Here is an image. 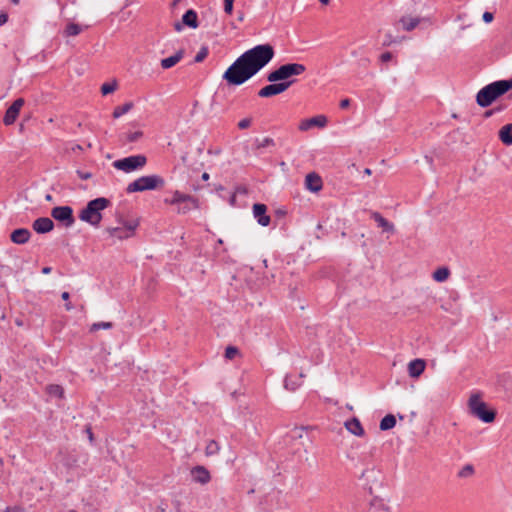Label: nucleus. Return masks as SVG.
<instances>
[{
  "label": "nucleus",
  "instance_id": "nucleus-1",
  "mask_svg": "<svg viewBox=\"0 0 512 512\" xmlns=\"http://www.w3.org/2000/svg\"><path fill=\"white\" fill-rule=\"evenodd\" d=\"M305 67L279 66L278 69L267 75V80L270 84L260 89L258 95L267 98L285 92L295 82L291 77L302 74L305 71Z\"/></svg>",
  "mask_w": 512,
  "mask_h": 512
},
{
  "label": "nucleus",
  "instance_id": "nucleus-2",
  "mask_svg": "<svg viewBox=\"0 0 512 512\" xmlns=\"http://www.w3.org/2000/svg\"><path fill=\"white\" fill-rule=\"evenodd\" d=\"M510 89H512V78L494 81L479 90L476 95V102L480 107L486 108Z\"/></svg>",
  "mask_w": 512,
  "mask_h": 512
},
{
  "label": "nucleus",
  "instance_id": "nucleus-3",
  "mask_svg": "<svg viewBox=\"0 0 512 512\" xmlns=\"http://www.w3.org/2000/svg\"><path fill=\"white\" fill-rule=\"evenodd\" d=\"M467 408L471 416L484 423H492L496 418V411L490 409L488 404L482 400L480 392L471 393L467 402Z\"/></svg>",
  "mask_w": 512,
  "mask_h": 512
},
{
  "label": "nucleus",
  "instance_id": "nucleus-4",
  "mask_svg": "<svg viewBox=\"0 0 512 512\" xmlns=\"http://www.w3.org/2000/svg\"><path fill=\"white\" fill-rule=\"evenodd\" d=\"M273 56V47L270 44H262L243 53L233 64H268Z\"/></svg>",
  "mask_w": 512,
  "mask_h": 512
},
{
  "label": "nucleus",
  "instance_id": "nucleus-5",
  "mask_svg": "<svg viewBox=\"0 0 512 512\" xmlns=\"http://www.w3.org/2000/svg\"><path fill=\"white\" fill-rule=\"evenodd\" d=\"M110 204L107 198L99 197L87 203L86 207L81 210L79 218L81 221L89 223L92 226H99L102 220L101 212Z\"/></svg>",
  "mask_w": 512,
  "mask_h": 512
},
{
  "label": "nucleus",
  "instance_id": "nucleus-6",
  "mask_svg": "<svg viewBox=\"0 0 512 512\" xmlns=\"http://www.w3.org/2000/svg\"><path fill=\"white\" fill-rule=\"evenodd\" d=\"M264 66H229L223 78L231 85H241Z\"/></svg>",
  "mask_w": 512,
  "mask_h": 512
},
{
  "label": "nucleus",
  "instance_id": "nucleus-7",
  "mask_svg": "<svg viewBox=\"0 0 512 512\" xmlns=\"http://www.w3.org/2000/svg\"><path fill=\"white\" fill-rule=\"evenodd\" d=\"M165 185L164 179L159 175L141 176L129 183L126 191L127 193L143 192L147 190H154L162 188Z\"/></svg>",
  "mask_w": 512,
  "mask_h": 512
},
{
  "label": "nucleus",
  "instance_id": "nucleus-8",
  "mask_svg": "<svg viewBox=\"0 0 512 512\" xmlns=\"http://www.w3.org/2000/svg\"><path fill=\"white\" fill-rule=\"evenodd\" d=\"M165 202L176 206V211L179 214H185L193 209L198 208V202L194 197L183 194L179 191H175L172 198L165 199Z\"/></svg>",
  "mask_w": 512,
  "mask_h": 512
},
{
  "label": "nucleus",
  "instance_id": "nucleus-9",
  "mask_svg": "<svg viewBox=\"0 0 512 512\" xmlns=\"http://www.w3.org/2000/svg\"><path fill=\"white\" fill-rule=\"evenodd\" d=\"M147 163V158L145 155L138 154L128 156L122 159H118L113 162V167L123 171L125 173H130L139 169H142Z\"/></svg>",
  "mask_w": 512,
  "mask_h": 512
},
{
  "label": "nucleus",
  "instance_id": "nucleus-10",
  "mask_svg": "<svg viewBox=\"0 0 512 512\" xmlns=\"http://www.w3.org/2000/svg\"><path fill=\"white\" fill-rule=\"evenodd\" d=\"M119 223L121 224V226L119 227H108L106 229V232L109 234V236L115 237L119 240H124L132 237L135 234V230L139 225L138 220H120Z\"/></svg>",
  "mask_w": 512,
  "mask_h": 512
},
{
  "label": "nucleus",
  "instance_id": "nucleus-11",
  "mask_svg": "<svg viewBox=\"0 0 512 512\" xmlns=\"http://www.w3.org/2000/svg\"><path fill=\"white\" fill-rule=\"evenodd\" d=\"M51 216L65 227H71L75 223L73 209L70 206H56L51 210Z\"/></svg>",
  "mask_w": 512,
  "mask_h": 512
},
{
  "label": "nucleus",
  "instance_id": "nucleus-12",
  "mask_svg": "<svg viewBox=\"0 0 512 512\" xmlns=\"http://www.w3.org/2000/svg\"><path fill=\"white\" fill-rule=\"evenodd\" d=\"M24 103L25 101L23 98H18L11 104V106L6 110L3 118L5 125H12L16 121Z\"/></svg>",
  "mask_w": 512,
  "mask_h": 512
},
{
  "label": "nucleus",
  "instance_id": "nucleus-13",
  "mask_svg": "<svg viewBox=\"0 0 512 512\" xmlns=\"http://www.w3.org/2000/svg\"><path fill=\"white\" fill-rule=\"evenodd\" d=\"M327 125V117L324 115H317L312 118L304 119L299 124L300 131H307L313 127L324 128Z\"/></svg>",
  "mask_w": 512,
  "mask_h": 512
},
{
  "label": "nucleus",
  "instance_id": "nucleus-14",
  "mask_svg": "<svg viewBox=\"0 0 512 512\" xmlns=\"http://www.w3.org/2000/svg\"><path fill=\"white\" fill-rule=\"evenodd\" d=\"M191 476L194 482L205 485L210 482L211 475L206 467L198 465L191 469Z\"/></svg>",
  "mask_w": 512,
  "mask_h": 512
},
{
  "label": "nucleus",
  "instance_id": "nucleus-15",
  "mask_svg": "<svg viewBox=\"0 0 512 512\" xmlns=\"http://www.w3.org/2000/svg\"><path fill=\"white\" fill-rule=\"evenodd\" d=\"M267 207L265 204L256 203L253 205V215L261 226H268L270 224V216L266 214Z\"/></svg>",
  "mask_w": 512,
  "mask_h": 512
},
{
  "label": "nucleus",
  "instance_id": "nucleus-16",
  "mask_svg": "<svg viewBox=\"0 0 512 512\" xmlns=\"http://www.w3.org/2000/svg\"><path fill=\"white\" fill-rule=\"evenodd\" d=\"M32 228L39 234H45L53 230L54 223L48 217H40L34 220Z\"/></svg>",
  "mask_w": 512,
  "mask_h": 512
},
{
  "label": "nucleus",
  "instance_id": "nucleus-17",
  "mask_svg": "<svg viewBox=\"0 0 512 512\" xmlns=\"http://www.w3.org/2000/svg\"><path fill=\"white\" fill-rule=\"evenodd\" d=\"M305 186L311 192H318L322 189L323 183L321 177L312 172L306 175Z\"/></svg>",
  "mask_w": 512,
  "mask_h": 512
},
{
  "label": "nucleus",
  "instance_id": "nucleus-18",
  "mask_svg": "<svg viewBox=\"0 0 512 512\" xmlns=\"http://www.w3.org/2000/svg\"><path fill=\"white\" fill-rule=\"evenodd\" d=\"M31 237V232L26 228H18L15 229L11 235L10 239L15 244H25L29 241Z\"/></svg>",
  "mask_w": 512,
  "mask_h": 512
},
{
  "label": "nucleus",
  "instance_id": "nucleus-19",
  "mask_svg": "<svg viewBox=\"0 0 512 512\" xmlns=\"http://www.w3.org/2000/svg\"><path fill=\"white\" fill-rule=\"evenodd\" d=\"M425 366L426 363L423 359H414L410 361V363L408 364L409 376L412 378L419 377L423 373Z\"/></svg>",
  "mask_w": 512,
  "mask_h": 512
},
{
  "label": "nucleus",
  "instance_id": "nucleus-20",
  "mask_svg": "<svg viewBox=\"0 0 512 512\" xmlns=\"http://www.w3.org/2000/svg\"><path fill=\"white\" fill-rule=\"evenodd\" d=\"M345 427L350 433H352L356 436H363L365 433L359 419L356 417L352 418L351 420L346 421Z\"/></svg>",
  "mask_w": 512,
  "mask_h": 512
},
{
  "label": "nucleus",
  "instance_id": "nucleus-21",
  "mask_svg": "<svg viewBox=\"0 0 512 512\" xmlns=\"http://www.w3.org/2000/svg\"><path fill=\"white\" fill-rule=\"evenodd\" d=\"M371 217L375 220L379 227H381L384 231L394 232V225L386 220L379 212H373Z\"/></svg>",
  "mask_w": 512,
  "mask_h": 512
},
{
  "label": "nucleus",
  "instance_id": "nucleus-22",
  "mask_svg": "<svg viewBox=\"0 0 512 512\" xmlns=\"http://www.w3.org/2000/svg\"><path fill=\"white\" fill-rule=\"evenodd\" d=\"M87 28L88 26H82L76 23H68L63 31V35L65 37L77 36Z\"/></svg>",
  "mask_w": 512,
  "mask_h": 512
},
{
  "label": "nucleus",
  "instance_id": "nucleus-23",
  "mask_svg": "<svg viewBox=\"0 0 512 512\" xmlns=\"http://www.w3.org/2000/svg\"><path fill=\"white\" fill-rule=\"evenodd\" d=\"M421 19L418 17L404 16L400 19V23L404 30L412 31L420 23Z\"/></svg>",
  "mask_w": 512,
  "mask_h": 512
},
{
  "label": "nucleus",
  "instance_id": "nucleus-24",
  "mask_svg": "<svg viewBox=\"0 0 512 512\" xmlns=\"http://www.w3.org/2000/svg\"><path fill=\"white\" fill-rule=\"evenodd\" d=\"M499 138L505 145H512V123L504 125L499 130Z\"/></svg>",
  "mask_w": 512,
  "mask_h": 512
},
{
  "label": "nucleus",
  "instance_id": "nucleus-25",
  "mask_svg": "<svg viewBox=\"0 0 512 512\" xmlns=\"http://www.w3.org/2000/svg\"><path fill=\"white\" fill-rule=\"evenodd\" d=\"M197 13L190 9L188 10L182 17L183 24L191 27V28H197L198 27V21H197Z\"/></svg>",
  "mask_w": 512,
  "mask_h": 512
},
{
  "label": "nucleus",
  "instance_id": "nucleus-26",
  "mask_svg": "<svg viewBox=\"0 0 512 512\" xmlns=\"http://www.w3.org/2000/svg\"><path fill=\"white\" fill-rule=\"evenodd\" d=\"M134 104L133 102H126L123 105L116 106L113 110L112 116L113 118L117 119L123 116L124 114L128 113L132 108Z\"/></svg>",
  "mask_w": 512,
  "mask_h": 512
},
{
  "label": "nucleus",
  "instance_id": "nucleus-27",
  "mask_svg": "<svg viewBox=\"0 0 512 512\" xmlns=\"http://www.w3.org/2000/svg\"><path fill=\"white\" fill-rule=\"evenodd\" d=\"M294 377H295V375H286V377L284 379L285 389H287L291 392L295 391L302 384V381H299L298 379L296 380V378H294Z\"/></svg>",
  "mask_w": 512,
  "mask_h": 512
},
{
  "label": "nucleus",
  "instance_id": "nucleus-28",
  "mask_svg": "<svg viewBox=\"0 0 512 512\" xmlns=\"http://www.w3.org/2000/svg\"><path fill=\"white\" fill-rule=\"evenodd\" d=\"M396 425V418L392 414L386 415L382 420L380 421V429L382 431L390 430Z\"/></svg>",
  "mask_w": 512,
  "mask_h": 512
},
{
  "label": "nucleus",
  "instance_id": "nucleus-29",
  "mask_svg": "<svg viewBox=\"0 0 512 512\" xmlns=\"http://www.w3.org/2000/svg\"><path fill=\"white\" fill-rule=\"evenodd\" d=\"M450 270L447 267H440L433 272V279L437 282H444L448 279Z\"/></svg>",
  "mask_w": 512,
  "mask_h": 512
},
{
  "label": "nucleus",
  "instance_id": "nucleus-30",
  "mask_svg": "<svg viewBox=\"0 0 512 512\" xmlns=\"http://www.w3.org/2000/svg\"><path fill=\"white\" fill-rule=\"evenodd\" d=\"M46 391L50 396L63 398L64 397V389L62 386L57 384H51L46 387Z\"/></svg>",
  "mask_w": 512,
  "mask_h": 512
},
{
  "label": "nucleus",
  "instance_id": "nucleus-31",
  "mask_svg": "<svg viewBox=\"0 0 512 512\" xmlns=\"http://www.w3.org/2000/svg\"><path fill=\"white\" fill-rule=\"evenodd\" d=\"M183 54V50H179L174 55L162 59L160 64H177L179 61L182 60Z\"/></svg>",
  "mask_w": 512,
  "mask_h": 512
},
{
  "label": "nucleus",
  "instance_id": "nucleus-32",
  "mask_svg": "<svg viewBox=\"0 0 512 512\" xmlns=\"http://www.w3.org/2000/svg\"><path fill=\"white\" fill-rule=\"evenodd\" d=\"M220 450L219 444L215 440H210L205 448L206 456L216 455Z\"/></svg>",
  "mask_w": 512,
  "mask_h": 512
},
{
  "label": "nucleus",
  "instance_id": "nucleus-33",
  "mask_svg": "<svg viewBox=\"0 0 512 512\" xmlns=\"http://www.w3.org/2000/svg\"><path fill=\"white\" fill-rule=\"evenodd\" d=\"M112 327V322H96L90 326V332H96L100 329H111Z\"/></svg>",
  "mask_w": 512,
  "mask_h": 512
},
{
  "label": "nucleus",
  "instance_id": "nucleus-34",
  "mask_svg": "<svg viewBox=\"0 0 512 512\" xmlns=\"http://www.w3.org/2000/svg\"><path fill=\"white\" fill-rule=\"evenodd\" d=\"M116 89H117L116 81L106 82L101 86V92L103 95L110 94V93L114 92Z\"/></svg>",
  "mask_w": 512,
  "mask_h": 512
},
{
  "label": "nucleus",
  "instance_id": "nucleus-35",
  "mask_svg": "<svg viewBox=\"0 0 512 512\" xmlns=\"http://www.w3.org/2000/svg\"><path fill=\"white\" fill-rule=\"evenodd\" d=\"M474 474V467L471 464H467L458 472V477L468 478Z\"/></svg>",
  "mask_w": 512,
  "mask_h": 512
},
{
  "label": "nucleus",
  "instance_id": "nucleus-36",
  "mask_svg": "<svg viewBox=\"0 0 512 512\" xmlns=\"http://www.w3.org/2000/svg\"><path fill=\"white\" fill-rule=\"evenodd\" d=\"M208 55V48L207 47H202L198 53L195 55V58H194V61L196 63H200L202 61L205 60V58L207 57Z\"/></svg>",
  "mask_w": 512,
  "mask_h": 512
},
{
  "label": "nucleus",
  "instance_id": "nucleus-37",
  "mask_svg": "<svg viewBox=\"0 0 512 512\" xmlns=\"http://www.w3.org/2000/svg\"><path fill=\"white\" fill-rule=\"evenodd\" d=\"M239 354V350L237 347L228 346L225 350V358L232 360L236 355Z\"/></svg>",
  "mask_w": 512,
  "mask_h": 512
},
{
  "label": "nucleus",
  "instance_id": "nucleus-38",
  "mask_svg": "<svg viewBox=\"0 0 512 512\" xmlns=\"http://www.w3.org/2000/svg\"><path fill=\"white\" fill-rule=\"evenodd\" d=\"M272 145H274V140L269 137H265L261 141L257 140V144H256L257 148H265V147L272 146Z\"/></svg>",
  "mask_w": 512,
  "mask_h": 512
},
{
  "label": "nucleus",
  "instance_id": "nucleus-39",
  "mask_svg": "<svg viewBox=\"0 0 512 512\" xmlns=\"http://www.w3.org/2000/svg\"><path fill=\"white\" fill-rule=\"evenodd\" d=\"M142 136L141 131L131 132L127 134V141L128 142H135Z\"/></svg>",
  "mask_w": 512,
  "mask_h": 512
},
{
  "label": "nucleus",
  "instance_id": "nucleus-40",
  "mask_svg": "<svg viewBox=\"0 0 512 512\" xmlns=\"http://www.w3.org/2000/svg\"><path fill=\"white\" fill-rule=\"evenodd\" d=\"M233 3L234 0H224V11L228 15H231L233 12Z\"/></svg>",
  "mask_w": 512,
  "mask_h": 512
},
{
  "label": "nucleus",
  "instance_id": "nucleus-41",
  "mask_svg": "<svg viewBox=\"0 0 512 512\" xmlns=\"http://www.w3.org/2000/svg\"><path fill=\"white\" fill-rule=\"evenodd\" d=\"M251 125V119L250 118H244L238 122V128L239 129H247Z\"/></svg>",
  "mask_w": 512,
  "mask_h": 512
},
{
  "label": "nucleus",
  "instance_id": "nucleus-42",
  "mask_svg": "<svg viewBox=\"0 0 512 512\" xmlns=\"http://www.w3.org/2000/svg\"><path fill=\"white\" fill-rule=\"evenodd\" d=\"M379 58L382 62L386 63L393 60V55L391 52H384L380 55Z\"/></svg>",
  "mask_w": 512,
  "mask_h": 512
},
{
  "label": "nucleus",
  "instance_id": "nucleus-43",
  "mask_svg": "<svg viewBox=\"0 0 512 512\" xmlns=\"http://www.w3.org/2000/svg\"><path fill=\"white\" fill-rule=\"evenodd\" d=\"M77 174H78L79 178L82 180H87V179L91 178V176H92V174L90 172H83L80 170L77 171Z\"/></svg>",
  "mask_w": 512,
  "mask_h": 512
},
{
  "label": "nucleus",
  "instance_id": "nucleus-44",
  "mask_svg": "<svg viewBox=\"0 0 512 512\" xmlns=\"http://www.w3.org/2000/svg\"><path fill=\"white\" fill-rule=\"evenodd\" d=\"M482 18L486 23H490L492 22L494 16L491 12H484Z\"/></svg>",
  "mask_w": 512,
  "mask_h": 512
},
{
  "label": "nucleus",
  "instance_id": "nucleus-45",
  "mask_svg": "<svg viewBox=\"0 0 512 512\" xmlns=\"http://www.w3.org/2000/svg\"><path fill=\"white\" fill-rule=\"evenodd\" d=\"M8 20V15L7 13H0V26L4 25Z\"/></svg>",
  "mask_w": 512,
  "mask_h": 512
},
{
  "label": "nucleus",
  "instance_id": "nucleus-46",
  "mask_svg": "<svg viewBox=\"0 0 512 512\" xmlns=\"http://www.w3.org/2000/svg\"><path fill=\"white\" fill-rule=\"evenodd\" d=\"M4 512H24L23 509L19 507H8Z\"/></svg>",
  "mask_w": 512,
  "mask_h": 512
},
{
  "label": "nucleus",
  "instance_id": "nucleus-47",
  "mask_svg": "<svg viewBox=\"0 0 512 512\" xmlns=\"http://www.w3.org/2000/svg\"><path fill=\"white\" fill-rule=\"evenodd\" d=\"M349 105H350V100L349 99H343L340 102V108H342V109L347 108Z\"/></svg>",
  "mask_w": 512,
  "mask_h": 512
},
{
  "label": "nucleus",
  "instance_id": "nucleus-48",
  "mask_svg": "<svg viewBox=\"0 0 512 512\" xmlns=\"http://www.w3.org/2000/svg\"><path fill=\"white\" fill-rule=\"evenodd\" d=\"M51 271H52V268H51V267H44V268L42 269V273H43V274H49Z\"/></svg>",
  "mask_w": 512,
  "mask_h": 512
},
{
  "label": "nucleus",
  "instance_id": "nucleus-49",
  "mask_svg": "<svg viewBox=\"0 0 512 512\" xmlns=\"http://www.w3.org/2000/svg\"><path fill=\"white\" fill-rule=\"evenodd\" d=\"M62 299L67 301L70 297L69 293L68 292H63L62 295H61Z\"/></svg>",
  "mask_w": 512,
  "mask_h": 512
},
{
  "label": "nucleus",
  "instance_id": "nucleus-50",
  "mask_svg": "<svg viewBox=\"0 0 512 512\" xmlns=\"http://www.w3.org/2000/svg\"><path fill=\"white\" fill-rule=\"evenodd\" d=\"M87 433H88V437H89V440L92 442L93 441V433L91 431V428H87Z\"/></svg>",
  "mask_w": 512,
  "mask_h": 512
},
{
  "label": "nucleus",
  "instance_id": "nucleus-51",
  "mask_svg": "<svg viewBox=\"0 0 512 512\" xmlns=\"http://www.w3.org/2000/svg\"><path fill=\"white\" fill-rule=\"evenodd\" d=\"M209 177H210V176H209V174H208L207 172H204V173L202 174V177H201V178H202V180L207 181V180L209 179Z\"/></svg>",
  "mask_w": 512,
  "mask_h": 512
},
{
  "label": "nucleus",
  "instance_id": "nucleus-52",
  "mask_svg": "<svg viewBox=\"0 0 512 512\" xmlns=\"http://www.w3.org/2000/svg\"><path fill=\"white\" fill-rule=\"evenodd\" d=\"M304 377H305V375L301 372V373H299L298 375H295V377H294V378H296V380L298 379L299 381H301V380H302V378H304Z\"/></svg>",
  "mask_w": 512,
  "mask_h": 512
},
{
  "label": "nucleus",
  "instance_id": "nucleus-53",
  "mask_svg": "<svg viewBox=\"0 0 512 512\" xmlns=\"http://www.w3.org/2000/svg\"><path fill=\"white\" fill-rule=\"evenodd\" d=\"M65 308H66L67 311H70V310L73 309V306H72V304L70 302H68V303L65 304Z\"/></svg>",
  "mask_w": 512,
  "mask_h": 512
},
{
  "label": "nucleus",
  "instance_id": "nucleus-54",
  "mask_svg": "<svg viewBox=\"0 0 512 512\" xmlns=\"http://www.w3.org/2000/svg\"><path fill=\"white\" fill-rule=\"evenodd\" d=\"M235 201H236V195H235V194H233V195L231 196V198H230V204H231V205H234V204H235Z\"/></svg>",
  "mask_w": 512,
  "mask_h": 512
},
{
  "label": "nucleus",
  "instance_id": "nucleus-55",
  "mask_svg": "<svg viewBox=\"0 0 512 512\" xmlns=\"http://www.w3.org/2000/svg\"><path fill=\"white\" fill-rule=\"evenodd\" d=\"M425 159H426L427 163H429L430 165H432V163H433V158H432V157H430V156H425Z\"/></svg>",
  "mask_w": 512,
  "mask_h": 512
},
{
  "label": "nucleus",
  "instance_id": "nucleus-56",
  "mask_svg": "<svg viewBox=\"0 0 512 512\" xmlns=\"http://www.w3.org/2000/svg\"><path fill=\"white\" fill-rule=\"evenodd\" d=\"M492 114H493L492 110L486 111L485 112V117H490Z\"/></svg>",
  "mask_w": 512,
  "mask_h": 512
},
{
  "label": "nucleus",
  "instance_id": "nucleus-57",
  "mask_svg": "<svg viewBox=\"0 0 512 512\" xmlns=\"http://www.w3.org/2000/svg\"><path fill=\"white\" fill-rule=\"evenodd\" d=\"M364 173H365L366 175H370V174H371V169L366 168V169L364 170Z\"/></svg>",
  "mask_w": 512,
  "mask_h": 512
},
{
  "label": "nucleus",
  "instance_id": "nucleus-58",
  "mask_svg": "<svg viewBox=\"0 0 512 512\" xmlns=\"http://www.w3.org/2000/svg\"><path fill=\"white\" fill-rule=\"evenodd\" d=\"M45 199H46L47 201H51V200H52V196H51L50 194H47V195L45 196Z\"/></svg>",
  "mask_w": 512,
  "mask_h": 512
},
{
  "label": "nucleus",
  "instance_id": "nucleus-59",
  "mask_svg": "<svg viewBox=\"0 0 512 512\" xmlns=\"http://www.w3.org/2000/svg\"><path fill=\"white\" fill-rule=\"evenodd\" d=\"M175 29H176L177 31H179V30L181 29V26H180V24H179V23L175 24Z\"/></svg>",
  "mask_w": 512,
  "mask_h": 512
},
{
  "label": "nucleus",
  "instance_id": "nucleus-60",
  "mask_svg": "<svg viewBox=\"0 0 512 512\" xmlns=\"http://www.w3.org/2000/svg\"><path fill=\"white\" fill-rule=\"evenodd\" d=\"M322 4L327 5L329 3V0H319Z\"/></svg>",
  "mask_w": 512,
  "mask_h": 512
},
{
  "label": "nucleus",
  "instance_id": "nucleus-61",
  "mask_svg": "<svg viewBox=\"0 0 512 512\" xmlns=\"http://www.w3.org/2000/svg\"><path fill=\"white\" fill-rule=\"evenodd\" d=\"M13 4H18L20 0H10Z\"/></svg>",
  "mask_w": 512,
  "mask_h": 512
},
{
  "label": "nucleus",
  "instance_id": "nucleus-62",
  "mask_svg": "<svg viewBox=\"0 0 512 512\" xmlns=\"http://www.w3.org/2000/svg\"><path fill=\"white\" fill-rule=\"evenodd\" d=\"M159 512H164V509L163 508H159Z\"/></svg>",
  "mask_w": 512,
  "mask_h": 512
}]
</instances>
